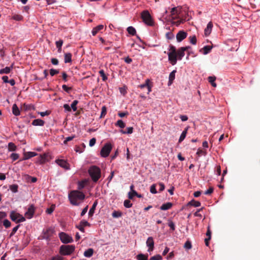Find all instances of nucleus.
<instances>
[{
  "label": "nucleus",
  "mask_w": 260,
  "mask_h": 260,
  "mask_svg": "<svg viewBox=\"0 0 260 260\" xmlns=\"http://www.w3.org/2000/svg\"><path fill=\"white\" fill-rule=\"evenodd\" d=\"M93 254V250L92 248H89L85 250L84 252V256L86 257H90Z\"/></svg>",
  "instance_id": "nucleus-25"
},
{
  "label": "nucleus",
  "mask_w": 260,
  "mask_h": 260,
  "mask_svg": "<svg viewBox=\"0 0 260 260\" xmlns=\"http://www.w3.org/2000/svg\"><path fill=\"white\" fill-rule=\"evenodd\" d=\"M107 113V108L106 106H103L102 108V111L101 114L100 116V118H102L103 117L105 116Z\"/></svg>",
  "instance_id": "nucleus-49"
},
{
  "label": "nucleus",
  "mask_w": 260,
  "mask_h": 260,
  "mask_svg": "<svg viewBox=\"0 0 260 260\" xmlns=\"http://www.w3.org/2000/svg\"><path fill=\"white\" fill-rule=\"evenodd\" d=\"M76 227L81 232L84 233L85 232L84 227L80 223L78 225H77Z\"/></svg>",
  "instance_id": "nucleus-62"
},
{
  "label": "nucleus",
  "mask_w": 260,
  "mask_h": 260,
  "mask_svg": "<svg viewBox=\"0 0 260 260\" xmlns=\"http://www.w3.org/2000/svg\"><path fill=\"white\" fill-rule=\"evenodd\" d=\"M216 80V77L215 76H209L208 77V81L211 84L212 86L215 87H216V84L215 82Z\"/></svg>",
  "instance_id": "nucleus-30"
},
{
  "label": "nucleus",
  "mask_w": 260,
  "mask_h": 260,
  "mask_svg": "<svg viewBox=\"0 0 260 260\" xmlns=\"http://www.w3.org/2000/svg\"><path fill=\"white\" fill-rule=\"evenodd\" d=\"M124 206L125 208H129L132 207L133 204L128 200H126L123 203Z\"/></svg>",
  "instance_id": "nucleus-41"
},
{
  "label": "nucleus",
  "mask_w": 260,
  "mask_h": 260,
  "mask_svg": "<svg viewBox=\"0 0 260 260\" xmlns=\"http://www.w3.org/2000/svg\"><path fill=\"white\" fill-rule=\"evenodd\" d=\"M189 204L192 206H194V207H199L201 206V203L199 201H195V200H192L190 203Z\"/></svg>",
  "instance_id": "nucleus-42"
},
{
  "label": "nucleus",
  "mask_w": 260,
  "mask_h": 260,
  "mask_svg": "<svg viewBox=\"0 0 260 260\" xmlns=\"http://www.w3.org/2000/svg\"><path fill=\"white\" fill-rule=\"evenodd\" d=\"M114 175V171H112L111 172L110 175L108 177L107 180H108V184L112 180Z\"/></svg>",
  "instance_id": "nucleus-63"
},
{
  "label": "nucleus",
  "mask_w": 260,
  "mask_h": 260,
  "mask_svg": "<svg viewBox=\"0 0 260 260\" xmlns=\"http://www.w3.org/2000/svg\"><path fill=\"white\" fill-rule=\"evenodd\" d=\"M12 112L13 114L15 116H18L20 115V110L15 104H14L12 106Z\"/></svg>",
  "instance_id": "nucleus-24"
},
{
  "label": "nucleus",
  "mask_w": 260,
  "mask_h": 260,
  "mask_svg": "<svg viewBox=\"0 0 260 260\" xmlns=\"http://www.w3.org/2000/svg\"><path fill=\"white\" fill-rule=\"evenodd\" d=\"M135 196H137L139 198L142 197L141 194H138L135 190L128 192V197L129 199H132Z\"/></svg>",
  "instance_id": "nucleus-20"
},
{
  "label": "nucleus",
  "mask_w": 260,
  "mask_h": 260,
  "mask_svg": "<svg viewBox=\"0 0 260 260\" xmlns=\"http://www.w3.org/2000/svg\"><path fill=\"white\" fill-rule=\"evenodd\" d=\"M88 172L92 181L94 182H96L101 176V169L95 166H91L89 168Z\"/></svg>",
  "instance_id": "nucleus-2"
},
{
  "label": "nucleus",
  "mask_w": 260,
  "mask_h": 260,
  "mask_svg": "<svg viewBox=\"0 0 260 260\" xmlns=\"http://www.w3.org/2000/svg\"><path fill=\"white\" fill-rule=\"evenodd\" d=\"M127 32L133 36L135 35L136 33V30L133 26H129L127 28Z\"/></svg>",
  "instance_id": "nucleus-36"
},
{
  "label": "nucleus",
  "mask_w": 260,
  "mask_h": 260,
  "mask_svg": "<svg viewBox=\"0 0 260 260\" xmlns=\"http://www.w3.org/2000/svg\"><path fill=\"white\" fill-rule=\"evenodd\" d=\"M150 191L153 194H156L157 192L156 189V185L155 184H152L150 186Z\"/></svg>",
  "instance_id": "nucleus-46"
},
{
  "label": "nucleus",
  "mask_w": 260,
  "mask_h": 260,
  "mask_svg": "<svg viewBox=\"0 0 260 260\" xmlns=\"http://www.w3.org/2000/svg\"><path fill=\"white\" fill-rule=\"evenodd\" d=\"M59 237L62 243L64 244L72 243L73 241L72 237L64 232L59 234Z\"/></svg>",
  "instance_id": "nucleus-9"
},
{
  "label": "nucleus",
  "mask_w": 260,
  "mask_h": 260,
  "mask_svg": "<svg viewBox=\"0 0 260 260\" xmlns=\"http://www.w3.org/2000/svg\"><path fill=\"white\" fill-rule=\"evenodd\" d=\"M154 242L153 238L152 237H148L146 241V245L148 247V252L153 251L154 249Z\"/></svg>",
  "instance_id": "nucleus-13"
},
{
  "label": "nucleus",
  "mask_w": 260,
  "mask_h": 260,
  "mask_svg": "<svg viewBox=\"0 0 260 260\" xmlns=\"http://www.w3.org/2000/svg\"><path fill=\"white\" fill-rule=\"evenodd\" d=\"M19 228V225H17V226L13 228V229H12V231L10 235V237L13 236L16 233V232L17 231Z\"/></svg>",
  "instance_id": "nucleus-56"
},
{
  "label": "nucleus",
  "mask_w": 260,
  "mask_h": 260,
  "mask_svg": "<svg viewBox=\"0 0 260 260\" xmlns=\"http://www.w3.org/2000/svg\"><path fill=\"white\" fill-rule=\"evenodd\" d=\"M85 186V182L84 181H79L78 183V189L81 190Z\"/></svg>",
  "instance_id": "nucleus-52"
},
{
  "label": "nucleus",
  "mask_w": 260,
  "mask_h": 260,
  "mask_svg": "<svg viewBox=\"0 0 260 260\" xmlns=\"http://www.w3.org/2000/svg\"><path fill=\"white\" fill-rule=\"evenodd\" d=\"M85 197V194L81 191L77 190L71 191L69 193V199L71 204L74 206H79L80 203L78 201H83Z\"/></svg>",
  "instance_id": "nucleus-1"
},
{
  "label": "nucleus",
  "mask_w": 260,
  "mask_h": 260,
  "mask_svg": "<svg viewBox=\"0 0 260 260\" xmlns=\"http://www.w3.org/2000/svg\"><path fill=\"white\" fill-rule=\"evenodd\" d=\"M104 28L103 25H99L98 26L93 28L91 33L93 36H95L100 30Z\"/></svg>",
  "instance_id": "nucleus-18"
},
{
  "label": "nucleus",
  "mask_w": 260,
  "mask_h": 260,
  "mask_svg": "<svg viewBox=\"0 0 260 260\" xmlns=\"http://www.w3.org/2000/svg\"><path fill=\"white\" fill-rule=\"evenodd\" d=\"M172 206V204L170 202H168L163 204L160 207L161 210H167L170 209Z\"/></svg>",
  "instance_id": "nucleus-23"
},
{
  "label": "nucleus",
  "mask_w": 260,
  "mask_h": 260,
  "mask_svg": "<svg viewBox=\"0 0 260 260\" xmlns=\"http://www.w3.org/2000/svg\"><path fill=\"white\" fill-rule=\"evenodd\" d=\"M45 122L41 119H35L32 122V124L34 126H43Z\"/></svg>",
  "instance_id": "nucleus-22"
},
{
  "label": "nucleus",
  "mask_w": 260,
  "mask_h": 260,
  "mask_svg": "<svg viewBox=\"0 0 260 260\" xmlns=\"http://www.w3.org/2000/svg\"><path fill=\"white\" fill-rule=\"evenodd\" d=\"M187 130H188V127L186 128L181 133L180 136V138H179V143H181V142H182L184 139L186 137V134H187Z\"/></svg>",
  "instance_id": "nucleus-27"
},
{
  "label": "nucleus",
  "mask_w": 260,
  "mask_h": 260,
  "mask_svg": "<svg viewBox=\"0 0 260 260\" xmlns=\"http://www.w3.org/2000/svg\"><path fill=\"white\" fill-rule=\"evenodd\" d=\"M12 19L16 21H21L23 19V16L20 14H14Z\"/></svg>",
  "instance_id": "nucleus-39"
},
{
  "label": "nucleus",
  "mask_w": 260,
  "mask_h": 260,
  "mask_svg": "<svg viewBox=\"0 0 260 260\" xmlns=\"http://www.w3.org/2000/svg\"><path fill=\"white\" fill-rule=\"evenodd\" d=\"M18 186L17 184H12L9 187L10 189L13 193H16L18 191Z\"/></svg>",
  "instance_id": "nucleus-37"
},
{
  "label": "nucleus",
  "mask_w": 260,
  "mask_h": 260,
  "mask_svg": "<svg viewBox=\"0 0 260 260\" xmlns=\"http://www.w3.org/2000/svg\"><path fill=\"white\" fill-rule=\"evenodd\" d=\"M187 33L183 30L179 31L176 35V39L178 42H180L187 37Z\"/></svg>",
  "instance_id": "nucleus-14"
},
{
  "label": "nucleus",
  "mask_w": 260,
  "mask_h": 260,
  "mask_svg": "<svg viewBox=\"0 0 260 260\" xmlns=\"http://www.w3.org/2000/svg\"><path fill=\"white\" fill-rule=\"evenodd\" d=\"M99 74L102 78V80L103 81H106L107 80V77L105 74L104 71L103 70H101L99 71Z\"/></svg>",
  "instance_id": "nucleus-47"
},
{
  "label": "nucleus",
  "mask_w": 260,
  "mask_h": 260,
  "mask_svg": "<svg viewBox=\"0 0 260 260\" xmlns=\"http://www.w3.org/2000/svg\"><path fill=\"white\" fill-rule=\"evenodd\" d=\"M213 27L212 22H209L207 25L206 28L204 30V34L206 36H208L211 32Z\"/></svg>",
  "instance_id": "nucleus-16"
},
{
  "label": "nucleus",
  "mask_w": 260,
  "mask_h": 260,
  "mask_svg": "<svg viewBox=\"0 0 260 260\" xmlns=\"http://www.w3.org/2000/svg\"><path fill=\"white\" fill-rule=\"evenodd\" d=\"M48 156V154L44 153L43 155H40L41 159L40 160L41 164L44 163L47 160V157Z\"/></svg>",
  "instance_id": "nucleus-34"
},
{
  "label": "nucleus",
  "mask_w": 260,
  "mask_h": 260,
  "mask_svg": "<svg viewBox=\"0 0 260 260\" xmlns=\"http://www.w3.org/2000/svg\"><path fill=\"white\" fill-rule=\"evenodd\" d=\"M191 247H192V245H191V243L190 241H187L185 244H184V247L187 249V250H189L191 248Z\"/></svg>",
  "instance_id": "nucleus-48"
},
{
  "label": "nucleus",
  "mask_w": 260,
  "mask_h": 260,
  "mask_svg": "<svg viewBox=\"0 0 260 260\" xmlns=\"http://www.w3.org/2000/svg\"><path fill=\"white\" fill-rule=\"evenodd\" d=\"M112 215L114 218H118L121 216L122 213L121 212L114 211Z\"/></svg>",
  "instance_id": "nucleus-45"
},
{
  "label": "nucleus",
  "mask_w": 260,
  "mask_h": 260,
  "mask_svg": "<svg viewBox=\"0 0 260 260\" xmlns=\"http://www.w3.org/2000/svg\"><path fill=\"white\" fill-rule=\"evenodd\" d=\"M189 48H190V47L189 46L183 47H181L177 51H176L178 59L180 60H181L185 55V51L188 50Z\"/></svg>",
  "instance_id": "nucleus-12"
},
{
  "label": "nucleus",
  "mask_w": 260,
  "mask_h": 260,
  "mask_svg": "<svg viewBox=\"0 0 260 260\" xmlns=\"http://www.w3.org/2000/svg\"><path fill=\"white\" fill-rule=\"evenodd\" d=\"M59 73V71L57 70L51 69L50 70V74L51 76H53L55 74H57Z\"/></svg>",
  "instance_id": "nucleus-60"
},
{
  "label": "nucleus",
  "mask_w": 260,
  "mask_h": 260,
  "mask_svg": "<svg viewBox=\"0 0 260 260\" xmlns=\"http://www.w3.org/2000/svg\"><path fill=\"white\" fill-rule=\"evenodd\" d=\"M76 137L75 135H73L72 136L68 137L66 138L65 140L63 141L64 144H67V143L70 141L72 140L74 138H75Z\"/></svg>",
  "instance_id": "nucleus-57"
},
{
  "label": "nucleus",
  "mask_w": 260,
  "mask_h": 260,
  "mask_svg": "<svg viewBox=\"0 0 260 260\" xmlns=\"http://www.w3.org/2000/svg\"><path fill=\"white\" fill-rule=\"evenodd\" d=\"M112 149V146L111 143H106L101 150V155L103 157H107L109 156Z\"/></svg>",
  "instance_id": "nucleus-7"
},
{
  "label": "nucleus",
  "mask_w": 260,
  "mask_h": 260,
  "mask_svg": "<svg viewBox=\"0 0 260 260\" xmlns=\"http://www.w3.org/2000/svg\"><path fill=\"white\" fill-rule=\"evenodd\" d=\"M95 142H96V139L95 138H93L92 139H91L89 141V145L90 146V147H92L95 144Z\"/></svg>",
  "instance_id": "nucleus-61"
},
{
  "label": "nucleus",
  "mask_w": 260,
  "mask_h": 260,
  "mask_svg": "<svg viewBox=\"0 0 260 260\" xmlns=\"http://www.w3.org/2000/svg\"><path fill=\"white\" fill-rule=\"evenodd\" d=\"M56 46L57 48L58 49V52H60L61 50V46L63 44V41L61 40H59L58 41L55 42Z\"/></svg>",
  "instance_id": "nucleus-31"
},
{
  "label": "nucleus",
  "mask_w": 260,
  "mask_h": 260,
  "mask_svg": "<svg viewBox=\"0 0 260 260\" xmlns=\"http://www.w3.org/2000/svg\"><path fill=\"white\" fill-rule=\"evenodd\" d=\"M150 80L147 79L145 80V82L144 84H141L139 85V87L143 89L145 87L147 89V94H149V93L151 91V86L149 85Z\"/></svg>",
  "instance_id": "nucleus-15"
},
{
  "label": "nucleus",
  "mask_w": 260,
  "mask_h": 260,
  "mask_svg": "<svg viewBox=\"0 0 260 260\" xmlns=\"http://www.w3.org/2000/svg\"><path fill=\"white\" fill-rule=\"evenodd\" d=\"M197 154L199 156L205 155L206 154V152H205V151H204L203 150L198 149V150L197 152Z\"/></svg>",
  "instance_id": "nucleus-59"
},
{
  "label": "nucleus",
  "mask_w": 260,
  "mask_h": 260,
  "mask_svg": "<svg viewBox=\"0 0 260 260\" xmlns=\"http://www.w3.org/2000/svg\"><path fill=\"white\" fill-rule=\"evenodd\" d=\"M16 149V146L12 142L8 144V150L10 151H14Z\"/></svg>",
  "instance_id": "nucleus-33"
},
{
  "label": "nucleus",
  "mask_w": 260,
  "mask_h": 260,
  "mask_svg": "<svg viewBox=\"0 0 260 260\" xmlns=\"http://www.w3.org/2000/svg\"><path fill=\"white\" fill-rule=\"evenodd\" d=\"M72 61V54L67 53L64 54V62L70 63Z\"/></svg>",
  "instance_id": "nucleus-28"
},
{
  "label": "nucleus",
  "mask_w": 260,
  "mask_h": 260,
  "mask_svg": "<svg viewBox=\"0 0 260 260\" xmlns=\"http://www.w3.org/2000/svg\"><path fill=\"white\" fill-rule=\"evenodd\" d=\"M162 256L159 254L154 255L151 257V260H162Z\"/></svg>",
  "instance_id": "nucleus-53"
},
{
  "label": "nucleus",
  "mask_w": 260,
  "mask_h": 260,
  "mask_svg": "<svg viewBox=\"0 0 260 260\" xmlns=\"http://www.w3.org/2000/svg\"><path fill=\"white\" fill-rule=\"evenodd\" d=\"M176 72V70H173L172 72H171L170 73L169 77V83L168 85H171L173 83V81L175 79V73Z\"/></svg>",
  "instance_id": "nucleus-21"
},
{
  "label": "nucleus",
  "mask_w": 260,
  "mask_h": 260,
  "mask_svg": "<svg viewBox=\"0 0 260 260\" xmlns=\"http://www.w3.org/2000/svg\"><path fill=\"white\" fill-rule=\"evenodd\" d=\"M171 13L172 16L178 15L179 13L178 8L174 7L172 8Z\"/></svg>",
  "instance_id": "nucleus-43"
},
{
  "label": "nucleus",
  "mask_w": 260,
  "mask_h": 260,
  "mask_svg": "<svg viewBox=\"0 0 260 260\" xmlns=\"http://www.w3.org/2000/svg\"><path fill=\"white\" fill-rule=\"evenodd\" d=\"M120 132L123 134H131L133 132V128L128 127L126 128V130H121Z\"/></svg>",
  "instance_id": "nucleus-29"
},
{
  "label": "nucleus",
  "mask_w": 260,
  "mask_h": 260,
  "mask_svg": "<svg viewBox=\"0 0 260 260\" xmlns=\"http://www.w3.org/2000/svg\"><path fill=\"white\" fill-rule=\"evenodd\" d=\"M51 260H63V258L59 256V255H56L55 256H53Z\"/></svg>",
  "instance_id": "nucleus-64"
},
{
  "label": "nucleus",
  "mask_w": 260,
  "mask_h": 260,
  "mask_svg": "<svg viewBox=\"0 0 260 260\" xmlns=\"http://www.w3.org/2000/svg\"><path fill=\"white\" fill-rule=\"evenodd\" d=\"M13 68V64L10 67H6V68L0 70V74H9Z\"/></svg>",
  "instance_id": "nucleus-17"
},
{
  "label": "nucleus",
  "mask_w": 260,
  "mask_h": 260,
  "mask_svg": "<svg viewBox=\"0 0 260 260\" xmlns=\"http://www.w3.org/2000/svg\"><path fill=\"white\" fill-rule=\"evenodd\" d=\"M78 103V101L77 100H74L71 105V108L73 110V111H76L77 110V105Z\"/></svg>",
  "instance_id": "nucleus-38"
},
{
  "label": "nucleus",
  "mask_w": 260,
  "mask_h": 260,
  "mask_svg": "<svg viewBox=\"0 0 260 260\" xmlns=\"http://www.w3.org/2000/svg\"><path fill=\"white\" fill-rule=\"evenodd\" d=\"M37 155V153L35 152H27L24 153L23 160L28 159L31 157H34Z\"/></svg>",
  "instance_id": "nucleus-19"
},
{
  "label": "nucleus",
  "mask_w": 260,
  "mask_h": 260,
  "mask_svg": "<svg viewBox=\"0 0 260 260\" xmlns=\"http://www.w3.org/2000/svg\"><path fill=\"white\" fill-rule=\"evenodd\" d=\"M141 18L143 22L149 26H152L153 24V22L152 20L151 16L147 10L144 11L142 12Z\"/></svg>",
  "instance_id": "nucleus-5"
},
{
  "label": "nucleus",
  "mask_w": 260,
  "mask_h": 260,
  "mask_svg": "<svg viewBox=\"0 0 260 260\" xmlns=\"http://www.w3.org/2000/svg\"><path fill=\"white\" fill-rule=\"evenodd\" d=\"M55 162L58 166L65 170H70V165L66 160L64 159H57L55 160Z\"/></svg>",
  "instance_id": "nucleus-10"
},
{
  "label": "nucleus",
  "mask_w": 260,
  "mask_h": 260,
  "mask_svg": "<svg viewBox=\"0 0 260 260\" xmlns=\"http://www.w3.org/2000/svg\"><path fill=\"white\" fill-rule=\"evenodd\" d=\"M10 157L13 160V161H15L18 159L19 154L15 153H12L10 155Z\"/></svg>",
  "instance_id": "nucleus-50"
},
{
  "label": "nucleus",
  "mask_w": 260,
  "mask_h": 260,
  "mask_svg": "<svg viewBox=\"0 0 260 260\" xmlns=\"http://www.w3.org/2000/svg\"><path fill=\"white\" fill-rule=\"evenodd\" d=\"M168 225L172 231H174L175 230V224L172 220L169 221Z\"/></svg>",
  "instance_id": "nucleus-55"
},
{
  "label": "nucleus",
  "mask_w": 260,
  "mask_h": 260,
  "mask_svg": "<svg viewBox=\"0 0 260 260\" xmlns=\"http://www.w3.org/2000/svg\"><path fill=\"white\" fill-rule=\"evenodd\" d=\"M212 48V47L211 46L207 45L204 46L203 48V50L204 51V54H207L208 53H209L211 51Z\"/></svg>",
  "instance_id": "nucleus-32"
},
{
  "label": "nucleus",
  "mask_w": 260,
  "mask_h": 260,
  "mask_svg": "<svg viewBox=\"0 0 260 260\" xmlns=\"http://www.w3.org/2000/svg\"><path fill=\"white\" fill-rule=\"evenodd\" d=\"M137 259L138 260H147L148 256L146 255L140 253L137 255Z\"/></svg>",
  "instance_id": "nucleus-35"
},
{
  "label": "nucleus",
  "mask_w": 260,
  "mask_h": 260,
  "mask_svg": "<svg viewBox=\"0 0 260 260\" xmlns=\"http://www.w3.org/2000/svg\"><path fill=\"white\" fill-rule=\"evenodd\" d=\"M166 38L169 40H171L174 38V36L173 34L171 32H168L166 34Z\"/></svg>",
  "instance_id": "nucleus-58"
},
{
  "label": "nucleus",
  "mask_w": 260,
  "mask_h": 260,
  "mask_svg": "<svg viewBox=\"0 0 260 260\" xmlns=\"http://www.w3.org/2000/svg\"><path fill=\"white\" fill-rule=\"evenodd\" d=\"M10 218L16 223L22 222L25 221V217L15 211H12L10 213Z\"/></svg>",
  "instance_id": "nucleus-6"
},
{
  "label": "nucleus",
  "mask_w": 260,
  "mask_h": 260,
  "mask_svg": "<svg viewBox=\"0 0 260 260\" xmlns=\"http://www.w3.org/2000/svg\"><path fill=\"white\" fill-rule=\"evenodd\" d=\"M115 125L122 128L125 127V124L122 120H118L115 123Z\"/></svg>",
  "instance_id": "nucleus-40"
},
{
  "label": "nucleus",
  "mask_w": 260,
  "mask_h": 260,
  "mask_svg": "<svg viewBox=\"0 0 260 260\" xmlns=\"http://www.w3.org/2000/svg\"><path fill=\"white\" fill-rule=\"evenodd\" d=\"M190 43L193 45H196L197 43V38L194 35L192 36H190L189 38Z\"/></svg>",
  "instance_id": "nucleus-44"
},
{
  "label": "nucleus",
  "mask_w": 260,
  "mask_h": 260,
  "mask_svg": "<svg viewBox=\"0 0 260 260\" xmlns=\"http://www.w3.org/2000/svg\"><path fill=\"white\" fill-rule=\"evenodd\" d=\"M75 249V246L72 245H61L60 247L59 253L61 255H68L72 254Z\"/></svg>",
  "instance_id": "nucleus-4"
},
{
  "label": "nucleus",
  "mask_w": 260,
  "mask_h": 260,
  "mask_svg": "<svg viewBox=\"0 0 260 260\" xmlns=\"http://www.w3.org/2000/svg\"><path fill=\"white\" fill-rule=\"evenodd\" d=\"M80 224H81L84 227L85 226H89L90 223L85 220H82L80 222Z\"/></svg>",
  "instance_id": "nucleus-54"
},
{
  "label": "nucleus",
  "mask_w": 260,
  "mask_h": 260,
  "mask_svg": "<svg viewBox=\"0 0 260 260\" xmlns=\"http://www.w3.org/2000/svg\"><path fill=\"white\" fill-rule=\"evenodd\" d=\"M54 233V230L51 227L48 228L46 229H44L42 233V238L49 241Z\"/></svg>",
  "instance_id": "nucleus-8"
},
{
  "label": "nucleus",
  "mask_w": 260,
  "mask_h": 260,
  "mask_svg": "<svg viewBox=\"0 0 260 260\" xmlns=\"http://www.w3.org/2000/svg\"><path fill=\"white\" fill-rule=\"evenodd\" d=\"M97 205H98V202H97V201H96L93 203V204L92 206V207L90 209V210L89 211V212H88L89 216H91L93 215V214L94 213V210H95V209Z\"/></svg>",
  "instance_id": "nucleus-26"
},
{
  "label": "nucleus",
  "mask_w": 260,
  "mask_h": 260,
  "mask_svg": "<svg viewBox=\"0 0 260 260\" xmlns=\"http://www.w3.org/2000/svg\"><path fill=\"white\" fill-rule=\"evenodd\" d=\"M35 211V206L33 205L29 206L27 211L25 212L24 215L27 219H31L32 218Z\"/></svg>",
  "instance_id": "nucleus-11"
},
{
  "label": "nucleus",
  "mask_w": 260,
  "mask_h": 260,
  "mask_svg": "<svg viewBox=\"0 0 260 260\" xmlns=\"http://www.w3.org/2000/svg\"><path fill=\"white\" fill-rule=\"evenodd\" d=\"M3 225L6 228H8L11 226V222L8 219H5L3 221Z\"/></svg>",
  "instance_id": "nucleus-51"
},
{
  "label": "nucleus",
  "mask_w": 260,
  "mask_h": 260,
  "mask_svg": "<svg viewBox=\"0 0 260 260\" xmlns=\"http://www.w3.org/2000/svg\"><path fill=\"white\" fill-rule=\"evenodd\" d=\"M169 52L168 53V60L172 66L176 64L178 57L175 47L170 45L169 46Z\"/></svg>",
  "instance_id": "nucleus-3"
}]
</instances>
